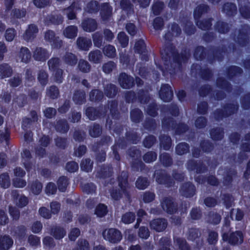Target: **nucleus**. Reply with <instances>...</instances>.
Returning a JSON list of instances; mask_svg holds the SVG:
<instances>
[{
  "instance_id": "3",
  "label": "nucleus",
  "mask_w": 250,
  "mask_h": 250,
  "mask_svg": "<svg viewBox=\"0 0 250 250\" xmlns=\"http://www.w3.org/2000/svg\"><path fill=\"white\" fill-rule=\"evenodd\" d=\"M44 39L50 42L52 48H60L62 44V42L58 37H56L53 31L48 30L45 33Z\"/></svg>"
},
{
  "instance_id": "5",
  "label": "nucleus",
  "mask_w": 250,
  "mask_h": 250,
  "mask_svg": "<svg viewBox=\"0 0 250 250\" xmlns=\"http://www.w3.org/2000/svg\"><path fill=\"white\" fill-rule=\"evenodd\" d=\"M11 195L17 207L23 208L27 205L28 203L27 197L23 195H20L18 190H12L11 191Z\"/></svg>"
},
{
  "instance_id": "26",
  "label": "nucleus",
  "mask_w": 250,
  "mask_h": 250,
  "mask_svg": "<svg viewBox=\"0 0 250 250\" xmlns=\"http://www.w3.org/2000/svg\"><path fill=\"white\" fill-rule=\"evenodd\" d=\"M60 60L58 58H53L49 60L48 62V65L50 70L52 71H55L59 69Z\"/></svg>"
},
{
  "instance_id": "41",
  "label": "nucleus",
  "mask_w": 250,
  "mask_h": 250,
  "mask_svg": "<svg viewBox=\"0 0 250 250\" xmlns=\"http://www.w3.org/2000/svg\"><path fill=\"white\" fill-rule=\"evenodd\" d=\"M64 60L66 63L70 65H75L77 62V59L74 55L70 53H67L64 57Z\"/></svg>"
},
{
  "instance_id": "31",
  "label": "nucleus",
  "mask_w": 250,
  "mask_h": 250,
  "mask_svg": "<svg viewBox=\"0 0 250 250\" xmlns=\"http://www.w3.org/2000/svg\"><path fill=\"white\" fill-rule=\"evenodd\" d=\"M117 39L123 47H125L127 45L128 38L124 32H120L118 35Z\"/></svg>"
},
{
  "instance_id": "36",
  "label": "nucleus",
  "mask_w": 250,
  "mask_h": 250,
  "mask_svg": "<svg viewBox=\"0 0 250 250\" xmlns=\"http://www.w3.org/2000/svg\"><path fill=\"white\" fill-rule=\"evenodd\" d=\"M142 116V112L139 109L132 110L130 113V117L132 121L134 122H139Z\"/></svg>"
},
{
  "instance_id": "33",
  "label": "nucleus",
  "mask_w": 250,
  "mask_h": 250,
  "mask_svg": "<svg viewBox=\"0 0 250 250\" xmlns=\"http://www.w3.org/2000/svg\"><path fill=\"white\" fill-rule=\"evenodd\" d=\"M161 146L165 150H168L170 147L171 139L168 136H164L160 138Z\"/></svg>"
},
{
  "instance_id": "24",
  "label": "nucleus",
  "mask_w": 250,
  "mask_h": 250,
  "mask_svg": "<svg viewBox=\"0 0 250 250\" xmlns=\"http://www.w3.org/2000/svg\"><path fill=\"white\" fill-rule=\"evenodd\" d=\"M111 12L112 9L108 4H105L104 5L101 11L102 19L104 21L107 20L111 16Z\"/></svg>"
},
{
  "instance_id": "64",
  "label": "nucleus",
  "mask_w": 250,
  "mask_h": 250,
  "mask_svg": "<svg viewBox=\"0 0 250 250\" xmlns=\"http://www.w3.org/2000/svg\"><path fill=\"white\" fill-rule=\"evenodd\" d=\"M66 169L70 172H74L78 169V165L75 162H70L67 163Z\"/></svg>"
},
{
  "instance_id": "50",
  "label": "nucleus",
  "mask_w": 250,
  "mask_h": 250,
  "mask_svg": "<svg viewBox=\"0 0 250 250\" xmlns=\"http://www.w3.org/2000/svg\"><path fill=\"white\" fill-rule=\"evenodd\" d=\"M103 97V93L98 90H92L90 93V99L92 101L100 100Z\"/></svg>"
},
{
  "instance_id": "30",
  "label": "nucleus",
  "mask_w": 250,
  "mask_h": 250,
  "mask_svg": "<svg viewBox=\"0 0 250 250\" xmlns=\"http://www.w3.org/2000/svg\"><path fill=\"white\" fill-rule=\"evenodd\" d=\"M73 99L76 104H82L85 100V93L82 91H77L74 94Z\"/></svg>"
},
{
  "instance_id": "51",
  "label": "nucleus",
  "mask_w": 250,
  "mask_h": 250,
  "mask_svg": "<svg viewBox=\"0 0 250 250\" xmlns=\"http://www.w3.org/2000/svg\"><path fill=\"white\" fill-rule=\"evenodd\" d=\"M76 249L77 250H88L89 243L85 239H80L77 243Z\"/></svg>"
},
{
  "instance_id": "4",
  "label": "nucleus",
  "mask_w": 250,
  "mask_h": 250,
  "mask_svg": "<svg viewBox=\"0 0 250 250\" xmlns=\"http://www.w3.org/2000/svg\"><path fill=\"white\" fill-rule=\"evenodd\" d=\"M222 237L224 240L228 241L229 243L232 245L241 244L243 241V235L240 231H236L232 233L230 235L229 238H228L226 234L224 233Z\"/></svg>"
},
{
  "instance_id": "59",
  "label": "nucleus",
  "mask_w": 250,
  "mask_h": 250,
  "mask_svg": "<svg viewBox=\"0 0 250 250\" xmlns=\"http://www.w3.org/2000/svg\"><path fill=\"white\" fill-rule=\"evenodd\" d=\"M197 25L202 30L208 29L211 26V21L208 20L205 21H197Z\"/></svg>"
},
{
  "instance_id": "45",
  "label": "nucleus",
  "mask_w": 250,
  "mask_h": 250,
  "mask_svg": "<svg viewBox=\"0 0 250 250\" xmlns=\"http://www.w3.org/2000/svg\"><path fill=\"white\" fill-rule=\"evenodd\" d=\"M208 7L206 5H203L197 7L194 10V15L195 20L199 18L201 14L207 11Z\"/></svg>"
},
{
  "instance_id": "16",
  "label": "nucleus",
  "mask_w": 250,
  "mask_h": 250,
  "mask_svg": "<svg viewBox=\"0 0 250 250\" xmlns=\"http://www.w3.org/2000/svg\"><path fill=\"white\" fill-rule=\"evenodd\" d=\"M78 47L82 50H87L92 45L91 40L83 37H79L77 41Z\"/></svg>"
},
{
  "instance_id": "48",
  "label": "nucleus",
  "mask_w": 250,
  "mask_h": 250,
  "mask_svg": "<svg viewBox=\"0 0 250 250\" xmlns=\"http://www.w3.org/2000/svg\"><path fill=\"white\" fill-rule=\"evenodd\" d=\"M56 129L58 131L64 133L68 130V126L65 121H60L56 125Z\"/></svg>"
},
{
  "instance_id": "49",
  "label": "nucleus",
  "mask_w": 250,
  "mask_h": 250,
  "mask_svg": "<svg viewBox=\"0 0 250 250\" xmlns=\"http://www.w3.org/2000/svg\"><path fill=\"white\" fill-rule=\"evenodd\" d=\"M116 67V64L112 61H109L103 65V70L105 73H109Z\"/></svg>"
},
{
  "instance_id": "6",
  "label": "nucleus",
  "mask_w": 250,
  "mask_h": 250,
  "mask_svg": "<svg viewBox=\"0 0 250 250\" xmlns=\"http://www.w3.org/2000/svg\"><path fill=\"white\" fill-rule=\"evenodd\" d=\"M49 52L42 47H36L33 52V57L37 61H45L49 57Z\"/></svg>"
},
{
  "instance_id": "9",
  "label": "nucleus",
  "mask_w": 250,
  "mask_h": 250,
  "mask_svg": "<svg viewBox=\"0 0 250 250\" xmlns=\"http://www.w3.org/2000/svg\"><path fill=\"white\" fill-rule=\"evenodd\" d=\"M119 82L121 87L127 89L131 87L134 84L133 78L125 73H122L119 78Z\"/></svg>"
},
{
  "instance_id": "11",
  "label": "nucleus",
  "mask_w": 250,
  "mask_h": 250,
  "mask_svg": "<svg viewBox=\"0 0 250 250\" xmlns=\"http://www.w3.org/2000/svg\"><path fill=\"white\" fill-rule=\"evenodd\" d=\"M195 190L194 186L188 183L184 184L181 188L180 191L182 195L186 197H190L194 195Z\"/></svg>"
},
{
  "instance_id": "14",
  "label": "nucleus",
  "mask_w": 250,
  "mask_h": 250,
  "mask_svg": "<svg viewBox=\"0 0 250 250\" xmlns=\"http://www.w3.org/2000/svg\"><path fill=\"white\" fill-rule=\"evenodd\" d=\"M97 23L93 19H89L83 21L82 23V27L86 32L94 31L97 28Z\"/></svg>"
},
{
  "instance_id": "42",
  "label": "nucleus",
  "mask_w": 250,
  "mask_h": 250,
  "mask_svg": "<svg viewBox=\"0 0 250 250\" xmlns=\"http://www.w3.org/2000/svg\"><path fill=\"white\" fill-rule=\"evenodd\" d=\"M188 146L186 143H181L176 147V152L178 155H183L188 152Z\"/></svg>"
},
{
  "instance_id": "19",
  "label": "nucleus",
  "mask_w": 250,
  "mask_h": 250,
  "mask_svg": "<svg viewBox=\"0 0 250 250\" xmlns=\"http://www.w3.org/2000/svg\"><path fill=\"white\" fill-rule=\"evenodd\" d=\"M78 33V28L74 25H70L67 27L63 31L64 36L68 39L75 38Z\"/></svg>"
},
{
  "instance_id": "23",
  "label": "nucleus",
  "mask_w": 250,
  "mask_h": 250,
  "mask_svg": "<svg viewBox=\"0 0 250 250\" xmlns=\"http://www.w3.org/2000/svg\"><path fill=\"white\" fill-rule=\"evenodd\" d=\"M107 213V207L103 204H99L95 208V214L99 217L104 216Z\"/></svg>"
},
{
  "instance_id": "8",
  "label": "nucleus",
  "mask_w": 250,
  "mask_h": 250,
  "mask_svg": "<svg viewBox=\"0 0 250 250\" xmlns=\"http://www.w3.org/2000/svg\"><path fill=\"white\" fill-rule=\"evenodd\" d=\"M160 98L164 102H169L172 97L173 92L169 85L168 84L162 85L160 91Z\"/></svg>"
},
{
  "instance_id": "2",
  "label": "nucleus",
  "mask_w": 250,
  "mask_h": 250,
  "mask_svg": "<svg viewBox=\"0 0 250 250\" xmlns=\"http://www.w3.org/2000/svg\"><path fill=\"white\" fill-rule=\"evenodd\" d=\"M104 238L112 243H117L122 239L121 232L115 228L105 229L103 232Z\"/></svg>"
},
{
  "instance_id": "52",
  "label": "nucleus",
  "mask_w": 250,
  "mask_h": 250,
  "mask_svg": "<svg viewBox=\"0 0 250 250\" xmlns=\"http://www.w3.org/2000/svg\"><path fill=\"white\" fill-rule=\"evenodd\" d=\"M174 242L181 250H188V247L185 240L177 238L174 239Z\"/></svg>"
},
{
  "instance_id": "20",
  "label": "nucleus",
  "mask_w": 250,
  "mask_h": 250,
  "mask_svg": "<svg viewBox=\"0 0 250 250\" xmlns=\"http://www.w3.org/2000/svg\"><path fill=\"white\" fill-rule=\"evenodd\" d=\"M29 188L34 194L38 195L42 190V185L41 182L35 180L29 185Z\"/></svg>"
},
{
  "instance_id": "57",
  "label": "nucleus",
  "mask_w": 250,
  "mask_h": 250,
  "mask_svg": "<svg viewBox=\"0 0 250 250\" xmlns=\"http://www.w3.org/2000/svg\"><path fill=\"white\" fill-rule=\"evenodd\" d=\"M157 155L154 152H148L144 156V160L147 163H150L156 159Z\"/></svg>"
},
{
  "instance_id": "58",
  "label": "nucleus",
  "mask_w": 250,
  "mask_h": 250,
  "mask_svg": "<svg viewBox=\"0 0 250 250\" xmlns=\"http://www.w3.org/2000/svg\"><path fill=\"white\" fill-rule=\"evenodd\" d=\"M93 39L94 45L97 47H100L102 44V36L96 32L93 35Z\"/></svg>"
},
{
  "instance_id": "22",
  "label": "nucleus",
  "mask_w": 250,
  "mask_h": 250,
  "mask_svg": "<svg viewBox=\"0 0 250 250\" xmlns=\"http://www.w3.org/2000/svg\"><path fill=\"white\" fill-rule=\"evenodd\" d=\"M102 58V55L100 50H97L91 51L89 54V60L95 63H98Z\"/></svg>"
},
{
  "instance_id": "12",
  "label": "nucleus",
  "mask_w": 250,
  "mask_h": 250,
  "mask_svg": "<svg viewBox=\"0 0 250 250\" xmlns=\"http://www.w3.org/2000/svg\"><path fill=\"white\" fill-rule=\"evenodd\" d=\"M13 244V241L10 236H0V250H8Z\"/></svg>"
},
{
  "instance_id": "32",
  "label": "nucleus",
  "mask_w": 250,
  "mask_h": 250,
  "mask_svg": "<svg viewBox=\"0 0 250 250\" xmlns=\"http://www.w3.org/2000/svg\"><path fill=\"white\" fill-rule=\"evenodd\" d=\"M68 184V180L65 177L62 176L60 177L58 181V186L59 190L62 192L64 191Z\"/></svg>"
},
{
  "instance_id": "39",
  "label": "nucleus",
  "mask_w": 250,
  "mask_h": 250,
  "mask_svg": "<svg viewBox=\"0 0 250 250\" xmlns=\"http://www.w3.org/2000/svg\"><path fill=\"white\" fill-rule=\"evenodd\" d=\"M149 183L146 178L140 177L136 182V186L139 189H144L148 185Z\"/></svg>"
},
{
  "instance_id": "37",
  "label": "nucleus",
  "mask_w": 250,
  "mask_h": 250,
  "mask_svg": "<svg viewBox=\"0 0 250 250\" xmlns=\"http://www.w3.org/2000/svg\"><path fill=\"white\" fill-rule=\"evenodd\" d=\"M17 34L16 31L13 28L7 29L5 33V38L8 42H12L15 38Z\"/></svg>"
},
{
  "instance_id": "38",
  "label": "nucleus",
  "mask_w": 250,
  "mask_h": 250,
  "mask_svg": "<svg viewBox=\"0 0 250 250\" xmlns=\"http://www.w3.org/2000/svg\"><path fill=\"white\" fill-rule=\"evenodd\" d=\"M89 133L91 137H98L101 133V128L99 125H93L90 127Z\"/></svg>"
},
{
  "instance_id": "1",
  "label": "nucleus",
  "mask_w": 250,
  "mask_h": 250,
  "mask_svg": "<svg viewBox=\"0 0 250 250\" xmlns=\"http://www.w3.org/2000/svg\"><path fill=\"white\" fill-rule=\"evenodd\" d=\"M127 174L126 172L123 171L121 176L119 178V186L120 188L118 189H113L111 192L112 198L115 200H118L122 198H129V193L128 191V186L127 182Z\"/></svg>"
},
{
  "instance_id": "29",
  "label": "nucleus",
  "mask_w": 250,
  "mask_h": 250,
  "mask_svg": "<svg viewBox=\"0 0 250 250\" xmlns=\"http://www.w3.org/2000/svg\"><path fill=\"white\" fill-rule=\"evenodd\" d=\"M223 11L228 15H231L236 11V6L231 3H227L224 4Z\"/></svg>"
},
{
  "instance_id": "17",
  "label": "nucleus",
  "mask_w": 250,
  "mask_h": 250,
  "mask_svg": "<svg viewBox=\"0 0 250 250\" xmlns=\"http://www.w3.org/2000/svg\"><path fill=\"white\" fill-rule=\"evenodd\" d=\"M19 58L21 62H28L31 59V52L29 49L26 47H22L19 54Z\"/></svg>"
},
{
  "instance_id": "43",
  "label": "nucleus",
  "mask_w": 250,
  "mask_h": 250,
  "mask_svg": "<svg viewBox=\"0 0 250 250\" xmlns=\"http://www.w3.org/2000/svg\"><path fill=\"white\" fill-rule=\"evenodd\" d=\"M92 163L89 159H86L82 161L81 164V168L83 170L88 172L91 170Z\"/></svg>"
},
{
  "instance_id": "60",
  "label": "nucleus",
  "mask_w": 250,
  "mask_h": 250,
  "mask_svg": "<svg viewBox=\"0 0 250 250\" xmlns=\"http://www.w3.org/2000/svg\"><path fill=\"white\" fill-rule=\"evenodd\" d=\"M45 191L47 195L54 194L57 191V188L53 183H49L46 186Z\"/></svg>"
},
{
  "instance_id": "46",
  "label": "nucleus",
  "mask_w": 250,
  "mask_h": 250,
  "mask_svg": "<svg viewBox=\"0 0 250 250\" xmlns=\"http://www.w3.org/2000/svg\"><path fill=\"white\" fill-rule=\"evenodd\" d=\"M135 51L139 54H142L145 52L146 46L143 40L137 42L134 46Z\"/></svg>"
},
{
  "instance_id": "55",
  "label": "nucleus",
  "mask_w": 250,
  "mask_h": 250,
  "mask_svg": "<svg viewBox=\"0 0 250 250\" xmlns=\"http://www.w3.org/2000/svg\"><path fill=\"white\" fill-rule=\"evenodd\" d=\"M244 216V214L243 212L240 209H233L231 212V217L232 219L234 218L236 220L239 221L241 220Z\"/></svg>"
},
{
  "instance_id": "21",
  "label": "nucleus",
  "mask_w": 250,
  "mask_h": 250,
  "mask_svg": "<svg viewBox=\"0 0 250 250\" xmlns=\"http://www.w3.org/2000/svg\"><path fill=\"white\" fill-rule=\"evenodd\" d=\"M104 55L108 58H114L116 55V51L115 47L108 44L104 46L103 49Z\"/></svg>"
},
{
  "instance_id": "61",
  "label": "nucleus",
  "mask_w": 250,
  "mask_h": 250,
  "mask_svg": "<svg viewBox=\"0 0 250 250\" xmlns=\"http://www.w3.org/2000/svg\"><path fill=\"white\" fill-rule=\"evenodd\" d=\"M83 190L86 193H91L95 192L96 187L92 183H87L83 186Z\"/></svg>"
},
{
  "instance_id": "25",
  "label": "nucleus",
  "mask_w": 250,
  "mask_h": 250,
  "mask_svg": "<svg viewBox=\"0 0 250 250\" xmlns=\"http://www.w3.org/2000/svg\"><path fill=\"white\" fill-rule=\"evenodd\" d=\"M51 234L56 239H60L64 236L66 232L63 228L56 227L52 229Z\"/></svg>"
},
{
  "instance_id": "40",
  "label": "nucleus",
  "mask_w": 250,
  "mask_h": 250,
  "mask_svg": "<svg viewBox=\"0 0 250 250\" xmlns=\"http://www.w3.org/2000/svg\"><path fill=\"white\" fill-rule=\"evenodd\" d=\"M31 114L32 117V119L25 118L23 120L22 127L24 129H25L32 122H35L37 120V113L35 111H32Z\"/></svg>"
},
{
  "instance_id": "34",
  "label": "nucleus",
  "mask_w": 250,
  "mask_h": 250,
  "mask_svg": "<svg viewBox=\"0 0 250 250\" xmlns=\"http://www.w3.org/2000/svg\"><path fill=\"white\" fill-rule=\"evenodd\" d=\"M85 114L88 118L91 120H95L98 116V112L93 107H88L86 109Z\"/></svg>"
},
{
  "instance_id": "18",
  "label": "nucleus",
  "mask_w": 250,
  "mask_h": 250,
  "mask_svg": "<svg viewBox=\"0 0 250 250\" xmlns=\"http://www.w3.org/2000/svg\"><path fill=\"white\" fill-rule=\"evenodd\" d=\"M80 9L79 4L78 3L74 2L69 8L65 10V13L69 19L73 20L76 17V12Z\"/></svg>"
},
{
  "instance_id": "63",
  "label": "nucleus",
  "mask_w": 250,
  "mask_h": 250,
  "mask_svg": "<svg viewBox=\"0 0 250 250\" xmlns=\"http://www.w3.org/2000/svg\"><path fill=\"white\" fill-rule=\"evenodd\" d=\"M99 9L98 3L96 1H91L86 7V11L89 13H94Z\"/></svg>"
},
{
  "instance_id": "7",
  "label": "nucleus",
  "mask_w": 250,
  "mask_h": 250,
  "mask_svg": "<svg viewBox=\"0 0 250 250\" xmlns=\"http://www.w3.org/2000/svg\"><path fill=\"white\" fill-rule=\"evenodd\" d=\"M167 221L162 218L154 219L150 223V226L153 229L158 232L164 230L167 228Z\"/></svg>"
},
{
  "instance_id": "28",
  "label": "nucleus",
  "mask_w": 250,
  "mask_h": 250,
  "mask_svg": "<svg viewBox=\"0 0 250 250\" xmlns=\"http://www.w3.org/2000/svg\"><path fill=\"white\" fill-rule=\"evenodd\" d=\"M0 185L1 187L6 188L10 185L9 177L7 174L3 173L0 176Z\"/></svg>"
},
{
  "instance_id": "10",
  "label": "nucleus",
  "mask_w": 250,
  "mask_h": 250,
  "mask_svg": "<svg viewBox=\"0 0 250 250\" xmlns=\"http://www.w3.org/2000/svg\"><path fill=\"white\" fill-rule=\"evenodd\" d=\"M38 32V28L37 26L34 24L29 25L23 35V38L27 42L32 41L36 37Z\"/></svg>"
},
{
  "instance_id": "56",
  "label": "nucleus",
  "mask_w": 250,
  "mask_h": 250,
  "mask_svg": "<svg viewBox=\"0 0 250 250\" xmlns=\"http://www.w3.org/2000/svg\"><path fill=\"white\" fill-rule=\"evenodd\" d=\"M138 235L142 239L148 238L150 235L148 228L145 227H141L139 229Z\"/></svg>"
},
{
  "instance_id": "54",
  "label": "nucleus",
  "mask_w": 250,
  "mask_h": 250,
  "mask_svg": "<svg viewBox=\"0 0 250 250\" xmlns=\"http://www.w3.org/2000/svg\"><path fill=\"white\" fill-rule=\"evenodd\" d=\"M59 94V90L54 86H51L47 91V95L52 99L57 98Z\"/></svg>"
},
{
  "instance_id": "27",
  "label": "nucleus",
  "mask_w": 250,
  "mask_h": 250,
  "mask_svg": "<svg viewBox=\"0 0 250 250\" xmlns=\"http://www.w3.org/2000/svg\"><path fill=\"white\" fill-rule=\"evenodd\" d=\"M135 219V214L131 212L124 214L122 217V221L126 224H128L134 222Z\"/></svg>"
},
{
  "instance_id": "62",
  "label": "nucleus",
  "mask_w": 250,
  "mask_h": 250,
  "mask_svg": "<svg viewBox=\"0 0 250 250\" xmlns=\"http://www.w3.org/2000/svg\"><path fill=\"white\" fill-rule=\"evenodd\" d=\"M160 159L165 166H168L171 163V159L167 153L161 154L160 156Z\"/></svg>"
},
{
  "instance_id": "44",
  "label": "nucleus",
  "mask_w": 250,
  "mask_h": 250,
  "mask_svg": "<svg viewBox=\"0 0 250 250\" xmlns=\"http://www.w3.org/2000/svg\"><path fill=\"white\" fill-rule=\"evenodd\" d=\"M78 67L82 72L86 73L89 71L90 66L87 61L81 60L79 62Z\"/></svg>"
},
{
  "instance_id": "53",
  "label": "nucleus",
  "mask_w": 250,
  "mask_h": 250,
  "mask_svg": "<svg viewBox=\"0 0 250 250\" xmlns=\"http://www.w3.org/2000/svg\"><path fill=\"white\" fill-rule=\"evenodd\" d=\"M31 154L29 150H24L21 153V157L23 160H24V162H23V163L24 165V167L27 170H29L30 167V164H26V160L30 158Z\"/></svg>"
},
{
  "instance_id": "13",
  "label": "nucleus",
  "mask_w": 250,
  "mask_h": 250,
  "mask_svg": "<svg viewBox=\"0 0 250 250\" xmlns=\"http://www.w3.org/2000/svg\"><path fill=\"white\" fill-rule=\"evenodd\" d=\"M13 74L12 67L7 63L0 64V79L10 77Z\"/></svg>"
},
{
  "instance_id": "35",
  "label": "nucleus",
  "mask_w": 250,
  "mask_h": 250,
  "mask_svg": "<svg viewBox=\"0 0 250 250\" xmlns=\"http://www.w3.org/2000/svg\"><path fill=\"white\" fill-rule=\"evenodd\" d=\"M104 93L107 97L109 98L113 97L116 93L115 86L112 84L107 85L104 90Z\"/></svg>"
},
{
  "instance_id": "15",
  "label": "nucleus",
  "mask_w": 250,
  "mask_h": 250,
  "mask_svg": "<svg viewBox=\"0 0 250 250\" xmlns=\"http://www.w3.org/2000/svg\"><path fill=\"white\" fill-rule=\"evenodd\" d=\"M161 205L163 209L168 213H173L176 210V208L170 198L165 199Z\"/></svg>"
},
{
  "instance_id": "47",
  "label": "nucleus",
  "mask_w": 250,
  "mask_h": 250,
  "mask_svg": "<svg viewBox=\"0 0 250 250\" xmlns=\"http://www.w3.org/2000/svg\"><path fill=\"white\" fill-rule=\"evenodd\" d=\"M22 177H16L13 180V186L18 188H22L26 185L25 180L21 179Z\"/></svg>"
}]
</instances>
